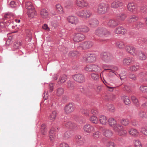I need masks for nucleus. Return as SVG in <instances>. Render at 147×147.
Wrapping results in <instances>:
<instances>
[{
    "mask_svg": "<svg viewBox=\"0 0 147 147\" xmlns=\"http://www.w3.org/2000/svg\"><path fill=\"white\" fill-rule=\"evenodd\" d=\"M100 57L101 60L106 63H111L114 59L113 55L107 52L102 53L100 54Z\"/></svg>",
    "mask_w": 147,
    "mask_h": 147,
    "instance_id": "1",
    "label": "nucleus"
},
{
    "mask_svg": "<svg viewBox=\"0 0 147 147\" xmlns=\"http://www.w3.org/2000/svg\"><path fill=\"white\" fill-rule=\"evenodd\" d=\"M95 34L98 36L105 37L110 35V32L104 28H98L95 31Z\"/></svg>",
    "mask_w": 147,
    "mask_h": 147,
    "instance_id": "2",
    "label": "nucleus"
},
{
    "mask_svg": "<svg viewBox=\"0 0 147 147\" xmlns=\"http://www.w3.org/2000/svg\"><path fill=\"white\" fill-rule=\"evenodd\" d=\"M26 7L28 9L27 13L29 17L33 18L36 14L34 8L30 2H27L26 3Z\"/></svg>",
    "mask_w": 147,
    "mask_h": 147,
    "instance_id": "3",
    "label": "nucleus"
},
{
    "mask_svg": "<svg viewBox=\"0 0 147 147\" xmlns=\"http://www.w3.org/2000/svg\"><path fill=\"white\" fill-rule=\"evenodd\" d=\"M126 51L131 55L134 56L138 57L140 51L141 50L132 46H127L125 47Z\"/></svg>",
    "mask_w": 147,
    "mask_h": 147,
    "instance_id": "4",
    "label": "nucleus"
},
{
    "mask_svg": "<svg viewBox=\"0 0 147 147\" xmlns=\"http://www.w3.org/2000/svg\"><path fill=\"white\" fill-rule=\"evenodd\" d=\"M108 9V4L104 3H101L98 6L97 12L99 13L104 14L107 12Z\"/></svg>",
    "mask_w": 147,
    "mask_h": 147,
    "instance_id": "5",
    "label": "nucleus"
},
{
    "mask_svg": "<svg viewBox=\"0 0 147 147\" xmlns=\"http://www.w3.org/2000/svg\"><path fill=\"white\" fill-rule=\"evenodd\" d=\"M85 69L88 71H94L96 72L100 71L101 70V68L99 66L95 64H91L87 65L85 67Z\"/></svg>",
    "mask_w": 147,
    "mask_h": 147,
    "instance_id": "6",
    "label": "nucleus"
},
{
    "mask_svg": "<svg viewBox=\"0 0 147 147\" xmlns=\"http://www.w3.org/2000/svg\"><path fill=\"white\" fill-rule=\"evenodd\" d=\"M96 60V56L94 54H88L86 55L83 58V61L87 62H94Z\"/></svg>",
    "mask_w": 147,
    "mask_h": 147,
    "instance_id": "7",
    "label": "nucleus"
},
{
    "mask_svg": "<svg viewBox=\"0 0 147 147\" xmlns=\"http://www.w3.org/2000/svg\"><path fill=\"white\" fill-rule=\"evenodd\" d=\"M120 21L117 18L109 20L108 23V26L111 28H114L119 25Z\"/></svg>",
    "mask_w": 147,
    "mask_h": 147,
    "instance_id": "8",
    "label": "nucleus"
},
{
    "mask_svg": "<svg viewBox=\"0 0 147 147\" xmlns=\"http://www.w3.org/2000/svg\"><path fill=\"white\" fill-rule=\"evenodd\" d=\"M85 35L81 33H76L74 34L73 36V40L75 42H79L84 39Z\"/></svg>",
    "mask_w": 147,
    "mask_h": 147,
    "instance_id": "9",
    "label": "nucleus"
},
{
    "mask_svg": "<svg viewBox=\"0 0 147 147\" xmlns=\"http://www.w3.org/2000/svg\"><path fill=\"white\" fill-rule=\"evenodd\" d=\"M83 129L85 132L88 134H91L94 131L95 128L93 126L87 124L83 126Z\"/></svg>",
    "mask_w": 147,
    "mask_h": 147,
    "instance_id": "10",
    "label": "nucleus"
},
{
    "mask_svg": "<svg viewBox=\"0 0 147 147\" xmlns=\"http://www.w3.org/2000/svg\"><path fill=\"white\" fill-rule=\"evenodd\" d=\"M75 110V108L73 105L69 103L66 105L64 108V112L66 114H69L73 112Z\"/></svg>",
    "mask_w": 147,
    "mask_h": 147,
    "instance_id": "11",
    "label": "nucleus"
},
{
    "mask_svg": "<svg viewBox=\"0 0 147 147\" xmlns=\"http://www.w3.org/2000/svg\"><path fill=\"white\" fill-rule=\"evenodd\" d=\"M73 78L75 80L79 83H83L85 81V77L82 74H75L73 76Z\"/></svg>",
    "mask_w": 147,
    "mask_h": 147,
    "instance_id": "12",
    "label": "nucleus"
},
{
    "mask_svg": "<svg viewBox=\"0 0 147 147\" xmlns=\"http://www.w3.org/2000/svg\"><path fill=\"white\" fill-rule=\"evenodd\" d=\"M68 22L72 24H77L79 22L78 18L76 16H70L67 17Z\"/></svg>",
    "mask_w": 147,
    "mask_h": 147,
    "instance_id": "13",
    "label": "nucleus"
},
{
    "mask_svg": "<svg viewBox=\"0 0 147 147\" xmlns=\"http://www.w3.org/2000/svg\"><path fill=\"white\" fill-rule=\"evenodd\" d=\"M76 30L78 32H82L84 33L88 32L89 29L88 27L83 25H79L77 26L76 28Z\"/></svg>",
    "mask_w": 147,
    "mask_h": 147,
    "instance_id": "14",
    "label": "nucleus"
},
{
    "mask_svg": "<svg viewBox=\"0 0 147 147\" xmlns=\"http://www.w3.org/2000/svg\"><path fill=\"white\" fill-rule=\"evenodd\" d=\"M93 45V43L92 42L89 41L82 43L80 47L83 49H87L91 48Z\"/></svg>",
    "mask_w": 147,
    "mask_h": 147,
    "instance_id": "15",
    "label": "nucleus"
},
{
    "mask_svg": "<svg viewBox=\"0 0 147 147\" xmlns=\"http://www.w3.org/2000/svg\"><path fill=\"white\" fill-rule=\"evenodd\" d=\"M127 8L129 11L133 12L134 13H137L138 7L133 3H130L127 5Z\"/></svg>",
    "mask_w": 147,
    "mask_h": 147,
    "instance_id": "16",
    "label": "nucleus"
},
{
    "mask_svg": "<svg viewBox=\"0 0 147 147\" xmlns=\"http://www.w3.org/2000/svg\"><path fill=\"white\" fill-rule=\"evenodd\" d=\"M76 3L79 7H88L90 6L89 4L83 0H76Z\"/></svg>",
    "mask_w": 147,
    "mask_h": 147,
    "instance_id": "17",
    "label": "nucleus"
},
{
    "mask_svg": "<svg viewBox=\"0 0 147 147\" xmlns=\"http://www.w3.org/2000/svg\"><path fill=\"white\" fill-rule=\"evenodd\" d=\"M127 30L122 26H119L115 29V32L117 34H124L127 32Z\"/></svg>",
    "mask_w": 147,
    "mask_h": 147,
    "instance_id": "18",
    "label": "nucleus"
},
{
    "mask_svg": "<svg viewBox=\"0 0 147 147\" xmlns=\"http://www.w3.org/2000/svg\"><path fill=\"white\" fill-rule=\"evenodd\" d=\"M129 134L134 137H138L139 134V131L136 129L132 128H130L128 131Z\"/></svg>",
    "mask_w": 147,
    "mask_h": 147,
    "instance_id": "19",
    "label": "nucleus"
},
{
    "mask_svg": "<svg viewBox=\"0 0 147 147\" xmlns=\"http://www.w3.org/2000/svg\"><path fill=\"white\" fill-rule=\"evenodd\" d=\"M54 128H52L49 133V138L51 141H53L55 140L56 137V134Z\"/></svg>",
    "mask_w": 147,
    "mask_h": 147,
    "instance_id": "20",
    "label": "nucleus"
},
{
    "mask_svg": "<svg viewBox=\"0 0 147 147\" xmlns=\"http://www.w3.org/2000/svg\"><path fill=\"white\" fill-rule=\"evenodd\" d=\"M123 5V3L121 1L115 0L111 4V6L112 8H117L119 6H121Z\"/></svg>",
    "mask_w": 147,
    "mask_h": 147,
    "instance_id": "21",
    "label": "nucleus"
},
{
    "mask_svg": "<svg viewBox=\"0 0 147 147\" xmlns=\"http://www.w3.org/2000/svg\"><path fill=\"white\" fill-rule=\"evenodd\" d=\"M103 134L104 136L108 138L111 137L113 135L112 131L108 129H105L103 130Z\"/></svg>",
    "mask_w": 147,
    "mask_h": 147,
    "instance_id": "22",
    "label": "nucleus"
},
{
    "mask_svg": "<svg viewBox=\"0 0 147 147\" xmlns=\"http://www.w3.org/2000/svg\"><path fill=\"white\" fill-rule=\"evenodd\" d=\"M88 24L91 27H93L98 25L99 24V22L96 19L92 18L88 21Z\"/></svg>",
    "mask_w": 147,
    "mask_h": 147,
    "instance_id": "23",
    "label": "nucleus"
},
{
    "mask_svg": "<svg viewBox=\"0 0 147 147\" xmlns=\"http://www.w3.org/2000/svg\"><path fill=\"white\" fill-rule=\"evenodd\" d=\"M77 140V144L79 146H81L84 145V140L83 138L80 136H76Z\"/></svg>",
    "mask_w": 147,
    "mask_h": 147,
    "instance_id": "24",
    "label": "nucleus"
},
{
    "mask_svg": "<svg viewBox=\"0 0 147 147\" xmlns=\"http://www.w3.org/2000/svg\"><path fill=\"white\" fill-rule=\"evenodd\" d=\"M133 60L132 58L127 57L124 58L123 61V64L125 65H128L133 62Z\"/></svg>",
    "mask_w": 147,
    "mask_h": 147,
    "instance_id": "25",
    "label": "nucleus"
},
{
    "mask_svg": "<svg viewBox=\"0 0 147 147\" xmlns=\"http://www.w3.org/2000/svg\"><path fill=\"white\" fill-rule=\"evenodd\" d=\"M99 119L100 123L102 125H105L107 123L108 121L106 117L105 116L102 115L100 116Z\"/></svg>",
    "mask_w": 147,
    "mask_h": 147,
    "instance_id": "26",
    "label": "nucleus"
},
{
    "mask_svg": "<svg viewBox=\"0 0 147 147\" xmlns=\"http://www.w3.org/2000/svg\"><path fill=\"white\" fill-rule=\"evenodd\" d=\"M115 45L118 48L123 49L125 48V45L124 42L121 41H118L115 43Z\"/></svg>",
    "mask_w": 147,
    "mask_h": 147,
    "instance_id": "27",
    "label": "nucleus"
},
{
    "mask_svg": "<svg viewBox=\"0 0 147 147\" xmlns=\"http://www.w3.org/2000/svg\"><path fill=\"white\" fill-rule=\"evenodd\" d=\"M40 14L41 17L43 18H47L49 16V13L45 9L41 10Z\"/></svg>",
    "mask_w": 147,
    "mask_h": 147,
    "instance_id": "28",
    "label": "nucleus"
},
{
    "mask_svg": "<svg viewBox=\"0 0 147 147\" xmlns=\"http://www.w3.org/2000/svg\"><path fill=\"white\" fill-rule=\"evenodd\" d=\"M123 127L120 124H117L113 127V129L115 132L117 134L123 128Z\"/></svg>",
    "mask_w": 147,
    "mask_h": 147,
    "instance_id": "29",
    "label": "nucleus"
},
{
    "mask_svg": "<svg viewBox=\"0 0 147 147\" xmlns=\"http://www.w3.org/2000/svg\"><path fill=\"white\" fill-rule=\"evenodd\" d=\"M108 123L109 125L113 127L117 124V122L113 118H110L108 120Z\"/></svg>",
    "mask_w": 147,
    "mask_h": 147,
    "instance_id": "30",
    "label": "nucleus"
},
{
    "mask_svg": "<svg viewBox=\"0 0 147 147\" xmlns=\"http://www.w3.org/2000/svg\"><path fill=\"white\" fill-rule=\"evenodd\" d=\"M67 76L65 75H62L60 77L59 81L58 82V84L60 85L63 84L66 80Z\"/></svg>",
    "mask_w": 147,
    "mask_h": 147,
    "instance_id": "31",
    "label": "nucleus"
},
{
    "mask_svg": "<svg viewBox=\"0 0 147 147\" xmlns=\"http://www.w3.org/2000/svg\"><path fill=\"white\" fill-rule=\"evenodd\" d=\"M57 112L55 111H53L51 113L49 117V119L51 121H54L56 118L57 115Z\"/></svg>",
    "mask_w": 147,
    "mask_h": 147,
    "instance_id": "32",
    "label": "nucleus"
},
{
    "mask_svg": "<svg viewBox=\"0 0 147 147\" xmlns=\"http://www.w3.org/2000/svg\"><path fill=\"white\" fill-rule=\"evenodd\" d=\"M56 9L58 13L59 14H63L64 13L62 7L59 4H58L56 5Z\"/></svg>",
    "mask_w": 147,
    "mask_h": 147,
    "instance_id": "33",
    "label": "nucleus"
},
{
    "mask_svg": "<svg viewBox=\"0 0 147 147\" xmlns=\"http://www.w3.org/2000/svg\"><path fill=\"white\" fill-rule=\"evenodd\" d=\"M121 98L123 100L125 104L127 105H129L131 103L130 101L128 96H123L121 97Z\"/></svg>",
    "mask_w": 147,
    "mask_h": 147,
    "instance_id": "34",
    "label": "nucleus"
},
{
    "mask_svg": "<svg viewBox=\"0 0 147 147\" xmlns=\"http://www.w3.org/2000/svg\"><path fill=\"white\" fill-rule=\"evenodd\" d=\"M89 120L93 123L97 124L98 123V119L95 116L91 117L89 119Z\"/></svg>",
    "mask_w": 147,
    "mask_h": 147,
    "instance_id": "35",
    "label": "nucleus"
},
{
    "mask_svg": "<svg viewBox=\"0 0 147 147\" xmlns=\"http://www.w3.org/2000/svg\"><path fill=\"white\" fill-rule=\"evenodd\" d=\"M138 57L140 60H145L146 58V56L142 51H140Z\"/></svg>",
    "mask_w": 147,
    "mask_h": 147,
    "instance_id": "36",
    "label": "nucleus"
},
{
    "mask_svg": "<svg viewBox=\"0 0 147 147\" xmlns=\"http://www.w3.org/2000/svg\"><path fill=\"white\" fill-rule=\"evenodd\" d=\"M133 143L135 147H142L141 142L138 139L134 140Z\"/></svg>",
    "mask_w": 147,
    "mask_h": 147,
    "instance_id": "37",
    "label": "nucleus"
},
{
    "mask_svg": "<svg viewBox=\"0 0 147 147\" xmlns=\"http://www.w3.org/2000/svg\"><path fill=\"white\" fill-rule=\"evenodd\" d=\"M138 19V17L135 15H133L130 16L128 20L129 23H132L137 21Z\"/></svg>",
    "mask_w": 147,
    "mask_h": 147,
    "instance_id": "38",
    "label": "nucleus"
},
{
    "mask_svg": "<svg viewBox=\"0 0 147 147\" xmlns=\"http://www.w3.org/2000/svg\"><path fill=\"white\" fill-rule=\"evenodd\" d=\"M140 68L139 64H136L130 66L129 67L130 70L133 71H138Z\"/></svg>",
    "mask_w": 147,
    "mask_h": 147,
    "instance_id": "39",
    "label": "nucleus"
},
{
    "mask_svg": "<svg viewBox=\"0 0 147 147\" xmlns=\"http://www.w3.org/2000/svg\"><path fill=\"white\" fill-rule=\"evenodd\" d=\"M84 18H88L92 15L91 11L88 9L84 10Z\"/></svg>",
    "mask_w": 147,
    "mask_h": 147,
    "instance_id": "40",
    "label": "nucleus"
},
{
    "mask_svg": "<svg viewBox=\"0 0 147 147\" xmlns=\"http://www.w3.org/2000/svg\"><path fill=\"white\" fill-rule=\"evenodd\" d=\"M65 127L67 128H72L75 126V125L71 121L66 123L65 125Z\"/></svg>",
    "mask_w": 147,
    "mask_h": 147,
    "instance_id": "41",
    "label": "nucleus"
},
{
    "mask_svg": "<svg viewBox=\"0 0 147 147\" xmlns=\"http://www.w3.org/2000/svg\"><path fill=\"white\" fill-rule=\"evenodd\" d=\"M126 15L123 13L120 14L116 18L120 22V21L124 20L126 18Z\"/></svg>",
    "mask_w": 147,
    "mask_h": 147,
    "instance_id": "42",
    "label": "nucleus"
},
{
    "mask_svg": "<svg viewBox=\"0 0 147 147\" xmlns=\"http://www.w3.org/2000/svg\"><path fill=\"white\" fill-rule=\"evenodd\" d=\"M73 5L72 2L69 0H68L64 4V6L66 8L70 9L71 8Z\"/></svg>",
    "mask_w": 147,
    "mask_h": 147,
    "instance_id": "43",
    "label": "nucleus"
},
{
    "mask_svg": "<svg viewBox=\"0 0 147 147\" xmlns=\"http://www.w3.org/2000/svg\"><path fill=\"white\" fill-rule=\"evenodd\" d=\"M140 133L144 135L147 136V127H142L140 129Z\"/></svg>",
    "mask_w": 147,
    "mask_h": 147,
    "instance_id": "44",
    "label": "nucleus"
},
{
    "mask_svg": "<svg viewBox=\"0 0 147 147\" xmlns=\"http://www.w3.org/2000/svg\"><path fill=\"white\" fill-rule=\"evenodd\" d=\"M117 134L121 136H125L127 134V131L125 129H124L123 127Z\"/></svg>",
    "mask_w": 147,
    "mask_h": 147,
    "instance_id": "45",
    "label": "nucleus"
},
{
    "mask_svg": "<svg viewBox=\"0 0 147 147\" xmlns=\"http://www.w3.org/2000/svg\"><path fill=\"white\" fill-rule=\"evenodd\" d=\"M121 123L124 126L127 125L129 123V121L128 119L122 118L120 120Z\"/></svg>",
    "mask_w": 147,
    "mask_h": 147,
    "instance_id": "46",
    "label": "nucleus"
},
{
    "mask_svg": "<svg viewBox=\"0 0 147 147\" xmlns=\"http://www.w3.org/2000/svg\"><path fill=\"white\" fill-rule=\"evenodd\" d=\"M64 92V90L63 88H59L57 89L56 94L57 96H60L63 94Z\"/></svg>",
    "mask_w": 147,
    "mask_h": 147,
    "instance_id": "47",
    "label": "nucleus"
},
{
    "mask_svg": "<svg viewBox=\"0 0 147 147\" xmlns=\"http://www.w3.org/2000/svg\"><path fill=\"white\" fill-rule=\"evenodd\" d=\"M41 131L42 134L43 135H45L46 134L47 130L46 128V125L45 124H43L42 125L41 127Z\"/></svg>",
    "mask_w": 147,
    "mask_h": 147,
    "instance_id": "48",
    "label": "nucleus"
},
{
    "mask_svg": "<svg viewBox=\"0 0 147 147\" xmlns=\"http://www.w3.org/2000/svg\"><path fill=\"white\" fill-rule=\"evenodd\" d=\"M131 98L133 102L136 106L138 107L140 105L138 100L135 96H132Z\"/></svg>",
    "mask_w": 147,
    "mask_h": 147,
    "instance_id": "49",
    "label": "nucleus"
},
{
    "mask_svg": "<svg viewBox=\"0 0 147 147\" xmlns=\"http://www.w3.org/2000/svg\"><path fill=\"white\" fill-rule=\"evenodd\" d=\"M100 135V133L98 131H96L94 132L92 135L93 138L96 139L99 138Z\"/></svg>",
    "mask_w": 147,
    "mask_h": 147,
    "instance_id": "50",
    "label": "nucleus"
},
{
    "mask_svg": "<svg viewBox=\"0 0 147 147\" xmlns=\"http://www.w3.org/2000/svg\"><path fill=\"white\" fill-rule=\"evenodd\" d=\"M67 87L70 90H73L74 88L73 82L70 81L67 82Z\"/></svg>",
    "mask_w": 147,
    "mask_h": 147,
    "instance_id": "51",
    "label": "nucleus"
},
{
    "mask_svg": "<svg viewBox=\"0 0 147 147\" xmlns=\"http://www.w3.org/2000/svg\"><path fill=\"white\" fill-rule=\"evenodd\" d=\"M140 91L143 93H147V86L142 85L140 88Z\"/></svg>",
    "mask_w": 147,
    "mask_h": 147,
    "instance_id": "52",
    "label": "nucleus"
},
{
    "mask_svg": "<svg viewBox=\"0 0 147 147\" xmlns=\"http://www.w3.org/2000/svg\"><path fill=\"white\" fill-rule=\"evenodd\" d=\"M91 76L92 79L94 80H97L99 78V75L96 73H92Z\"/></svg>",
    "mask_w": 147,
    "mask_h": 147,
    "instance_id": "53",
    "label": "nucleus"
},
{
    "mask_svg": "<svg viewBox=\"0 0 147 147\" xmlns=\"http://www.w3.org/2000/svg\"><path fill=\"white\" fill-rule=\"evenodd\" d=\"M138 115L140 117L142 118L147 117L146 113L142 111H139L138 113Z\"/></svg>",
    "mask_w": 147,
    "mask_h": 147,
    "instance_id": "54",
    "label": "nucleus"
},
{
    "mask_svg": "<svg viewBox=\"0 0 147 147\" xmlns=\"http://www.w3.org/2000/svg\"><path fill=\"white\" fill-rule=\"evenodd\" d=\"M107 147H115V144L112 142H108L105 144Z\"/></svg>",
    "mask_w": 147,
    "mask_h": 147,
    "instance_id": "55",
    "label": "nucleus"
},
{
    "mask_svg": "<svg viewBox=\"0 0 147 147\" xmlns=\"http://www.w3.org/2000/svg\"><path fill=\"white\" fill-rule=\"evenodd\" d=\"M84 10H82L78 11L77 13V15L81 18H84Z\"/></svg>",
    "mask_w": 147,
    "mask_h": 147,
    "instance_id": "56",
    "label": "nucleus"
},
{
    "mask_svg": "<svg viewBox=\"0 0 147 147\" xmlns=\"http://www.w3.org/2000/svg\"><path fill=\"white\" fill-rule=\"evenodd\" d=\"M71 133L69 131H67L65 132L63 135V137L65 139H67L71 136Z\"/></svg>",
    "mask_w": 147,
    "mask_h": 147,
    "instance_id": "57",
    "label": "nucleus"
},
{
    "mask_svg": "<svg viewBox=\"0 0 147 147\" xmlns=\"http://www.w3.org/2000/svg\"><path fill=\"white\" fill-rule=\"evenodd\" d=\"M78 54V52L77 51H71L69 53L68 55L69 57H72L76 56Z\"/></svg>",
    "mask_w": 147,
    "mask_h": 147,
    "instance_id": "58",
    "label": "nucleus"
},
{
    "mask_svg": "<svg viewBox=\"0 0 147 147\" xmlns=\"http://www.w3.org/2000/svg\"><path fill=\"white\" fill-rule=\"evenodd\" d=\"M107 109L110 112H113L114 111L115 107L114 106L112 105H109Z\"/></svg>",
    "mask_w": 147,
    "mask_h": 147,
    "instance_id": "59",
    "label": "nucleus"
},
{
    "mask_svg": "<svg viewBox=\"0 0 147 147\" xmlns=\"http://www.w3.org/2000/svg\"><path fill=\"white\" fill-rule=\"evenodd\" d=\"M140 9L142 12L144 13H147V7L146 5H144L142 6L140 8Z\"/></svg>",
    "mask_w": 147,
    "mask_h": 147,
    "instance_id": "60",
    "label": "nucleus"
},
{
    "mask_svg": "<svg viewBox=\"0 0 147 147\" xmlns=\"http://www.w3.org/2000/svg\"><path fill=\"white\" fill-rule=\"evenodd\" d=\"M129 78L132 80H135L137 79V78L135 74H130L129 76Z\"/></svg>",
    "mask_w": 147,
    "mask_h": 147,
    "instance_id": "61",
    "label": "nucleus"
},
{
    "mask_svg": "<svg viewBox=\"0 0 147 147\" xmlns=\"http://www.w3.org/2000/svg\"><path fill=\"white\" fill-rule=\"evenodd\" d=\"M146 75H147V72L145 73L141 72L139 73L138 75V77H142Z\"/></svg>",
    "mask_w": 147,
    "mask_h": 147,
    "instance_id": "62",
    "label": "nucleus"
},
{
    "mask_svg": "<svg viewBox=\"0 0 147 147\" xmlns=\"http://www.w3.org/2000/svg\"><path fill=\"white\" fill-rule=\"evenodd\" d=\"M143 24L141 22H138L136 24V27L137 28L141 27L143 26Z\"/></svg>",
    "mask_w": 147,
    "mask_h": 147,
    "instance_id": "63",
    "label": "nucleus"
},
{
    "mask_svg": "<svg viewBox=\"0 0 147 147\" xmlns=\"http://www.w3.org/2000/svg\"><path fill=\"white\" fill-rule=\"evenodd\" d=\"M131 123L132 125L134 126H136L138 125V122L135 120H132L131 122Z\"/></svg>",
    "mask_w": 147,
    "mask_h": 147,
    "instance_id": "64",
    "label": "nucleus"
}]
</instances>
